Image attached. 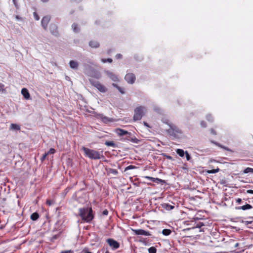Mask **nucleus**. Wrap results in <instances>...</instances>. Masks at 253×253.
Instances as JSON below:
<instances>
[{
  "label": "nucleus",
  "instance_id": "obj_1",
  "mask_svg": "<svg viewBox=\"0 0 253 253\" xmlns=\"http://www.w3.org/2000/svg\"><path fill=\"white\" fill-rule=\"evenodd\" d=\"M92 212L91 208H80L79 215L83 220L89 223L93 219L94 216Z\"/></svg>",
  "mask_w": 253,
  "mask_h": 253
},
{
  "label": "nucleus",
  "instance_id": "obj_2",
  "mask_svg": "<svg viewBox=\"0 0 253 253\" xmlns=\"http://www.w3.org/2000/svg\"><path fill=\"white\" fill-rule=\"evenodd\" d=\"M82 149L84 151L85 156L90 159L99 160L104 158L102 151L99 152L93 149H90L84 146L82 148Z\"/></svg>",
  "mask_w": 253,
  "mask_h": 253
},
{
  "label": "nucleus",
  "instance_id": "obj_3",
  "mask_svg": "<svg viewBox=\"0 0 253 253\" xmlns=\"http://www.w3.org/2000/svg\"><path fill=\"white\" fill-rule=\"evenodd\" d=\"M146 111V109L144 106L136 107L134 110L133 120L136 121L141 120Z\"/></svg>",
  "mask_w": 253,
  "mask_h": 253
},
{
  "label": "nucleus",
  "instance_id": "obj_4",
  "mask_svg": "<svg viewBox=\"0 0 253 253\" xmlns=\"http://www.w3.org/2000/svg\"><path fill=\"white\" fill-rule=\"evenodd\" d=\"M91 84L97 88L100 92H105L107 91V88L102 84L98 81H91Z\"/></svg>",
  "mask_w": 253,
  "mask_h": 253
},
{
  "label": "nucleus",
  "instance_id": "obj_5",
  "mask_svg": "<svg viewBox=\"0 0 253 253\" xmlns=\"http://www.w3.org/2000/svg\"><path fill=\"white\" fill-rule=\"evenodd\" d=\"M107 242L113 250H116L120 247L119 243L112 239H108Z\"/></svg>",
  "mask_w": 253,
  "mask_h": 253
},
{
  "label": "nucleus",
  "instance_id": "obj_6",
  "mask_svg": "<svg viewBox=\"0 0 253 253\" xmlns=\"http://www.w3.org/2000/svg\"><path fill=\"white\" fill-rule=\"evenodd\" d=\"M125 79L128 83L132 84L135 82V77L132 73H127L126 75Z\"/></svg>",
  "mask_w": 253,
  "mask_h": 253
},
{
  "label": "nucleus",
  "instance_id": "obj_7",
  "mask_svg": "<svg viewBox=\"0 0 253 253\" xmlns=\"http://www.w3.org/2000/svg\"><path fill=\"white\" fill-rule=\"evenodd\" d=\"M50 20V16H45L43 17L41 21V24L43 28L45 30H47L48 24Z\"/></svg>",
  "mask_w": 253,
  "mask_h": 253
},
{
  "label": "nucleus",
  "instance_id": "obj_8",
  "mask_svg": "<svg viewBox=\"0 0 253 253\" xmlns=\"http://www.w3.org/2000/svg\"><path fill=\"white\" fill-rule=\"evenodd\" d=\"M132 231L136 235H144L147 236L151 235L149 232L143 229H133Z\"/></svg>",
  "mask_w": 253,
  "mask_h": 253
},
{
  "label": "nucleus",
  "instance_id": "obj_9",
  "mask_svg": "<svg viewBox=\"0 0 253 253\" xmlns=\"http://www.w3.org/2000/svg\"><path fill=\"white\" fill-rule=\"evenodd\" d=\"M105 74L114 82H118L119 79L116 75L109 71H105Z\"/></svg>",
  "mask_w": 253,
  "mask_h": 253
},
{
  "label": "nucleus",
  "instance_id": "obj_10",
  "mask_svg": "<svg viewBox=\"0 0 253 253\" xmlns=\"http://www.w3.org/2000/svg\"><path fill=\"white\" fill-rule=\"evenodd\" d=\"M115 132L119 136H123L125 135H128L129 136H130L131 135L130 132L119 128H116L115 130Z\"/></svg>",
  "mask_w": 253,
  "mask_h": 253
},
{
  "label": "nucleus",
  "instance_id": "obj_11",
  "mask_svg": "<svg viewBox=\"0 0 253 253\" xmlns=\"http://www.w3.org/2000/svg\"><path fill=\"white\" fill-rule=\"evenodd\" d=\"M99 118L102 120V121L105 123H107L108 122H113L114 121L113 119L109 118L108 117L104 116L102 114H99Z\"/></svg>",
  "mask_w": 253,
  "mask_h": 253
},
{
  "label": "nucleus",
  "instance_id": "obj_12",
  "mask_svg": "<svg viewBox=\"0 0 253 253\" xmlns=\"http://www.w3.org/2000/svg\"><path fill=\"white\" fill-rule=\"evenodd\" d=\"M21 93L26 99H30V95L27 88H22L21 90Z\"/></svg>",
  "mask_w": 253,
  "mask_h": 253
},
{
  "label": "nucleus",
  "instance_id": "obj_13",
  "mask_svg": "<svg viewBox=\"0 0 253 253\" xmlns=\"http://www.w3.org/2000/svg\"><path fill=\"white\" fill-rule=\"evenodd\" d=\"M162 207L167 211H170L174 209V206L168 203H164L162 205Z\"/></svg>",
  "mask_w": 253,
  "mask_h": 253
},
{
  "label": "nucleus",
  "instance_id": "obj_14",
  "mask_svg": "<svg viewBox=\"0 0 253 253\" xmlns=\"http://www.w3.org/2000/svg\"><path fill=\"white\" fill-rule=\"evenodd\" d=\"M70 66L71 68L74 69H77L79 66L78 62L74 60H71L69 62Z\"/></svg>",
  "mask_w": 253,
  "mask_h": 253
},
{
  "label": "nucleus",
  "instance_id": "obj_15",
  "mask_svg": "<svg viewBox=\"0 0 253 253\" xmlns=\"http://www.w3.org/2000/svg\"><path fill=\"white\" fill-rule=\"evenodd\" d=\"M253 207L251 205L246 204V205H244V206H243L241 207H239L237 208V209L238 210H242L245 211L246 210L251 209Z\"/></svg>",
  "mask_w": 253,
  "mask_h": 253
},
{
  "label": "nucleus",
  "instance_id": "obj_16",
  "mask_svg": "<svg viewBox=\"0 0 253 253\" xmlns=\"http://www.w3.org/2000/svg\"><path fill=\"white\" fill-rule=\"evenodd\" d=\"M10 128L12 130H19L20 129V126L15 124H11Z\"/></svg>",
  "mask_w": 253,
  "mask_h": 253
},
{
  "label": "nucleus",
  "instance_id": "obj_17",
  "mask_svg": "<svg viewBox=\"0 0 253 253\" xmlns=\"http://www.w3.org/2000/svg\"><path fill=\"white\" fill-rule=\"evenodd\" d=\"M89 45L93 48L98 47L99 45V43L96 41H91L89 42Z\"/></svg>",
  "mask_w": 253,
  "mask_h": 253
},
{
  "label": "nucleus",
  "instance_id": "obj_18",
  "mask_svg": "<svg viewBox=\"0 0 253 253\" xmlns=\"http://www.w3.org/2000/svg\"><path fill=\"white\" fill-rule=\"evenodd\" d=\"M39 215L37 212H34L31 215V219L33 221L37 220L39 218Z\"/></svg>",
  "mask_w": 253,
  "mask_h": 253
},
{
  "label": "nucleus",
  "instance_id": "obj_19",
  "mask_svg": "<svg viewBox=\"0 0 253 253\" xmlns=\"http://www.w3.org/2000/svg\"><path fill=\"white\" fill-rule=\"evenodd\" d=\"M176 152L179 156L181 157H183L184 154H185V152H184L183 149H177L176 150Z\"/></svg>",
  "mask_w": 253,
  "mask_h": 253
},
{
  "label": "nucleus",
  "instance_id": "obj_20",
  "mask_svg": "<svg viewBox=\"0 0 253 253\" xmlns=\"http://www.w3.org/2000/svg\"><path fill=\"white\" fill-rule=\"evenodd\" d=\"M171 231L170 229H165L162 231V234L165 236H168L170 234Z\"/></svg>",
  "mask_w": 253,
  "mask_h": 253
},
{
  "label": "nucleus",
  "instance_id": "obj_21",
  "mask_svg": "<svg viewBox=\"0 0 253 253\" xmlns=\"http://www.w3.org/2000/svg\"><path fill=\"white\" fill-rule=\"evenodd\" d=\"M154 182L157 183H161L162 184H164L166 183L165 180L158 178H155Z\"/></svg>",
  "mask_w": 253,
  "mask_h": 253
},
{
  "label": "nucleus",
  "instance_id": "obj_22",
  "mask_svg": "<svg viewBox=\"0 0 253 253\" xmlns=\"http://www.w3.org/2000/svg\"><path fill=\"white\" fill-rule=\"evenodd\" d=\"M243 173H253V169L251 168H247L244 170Z\"/></svg>",
  "mask_w": 253,
  "mask_h": 253
},
{
  "label": "nucleus",
  "instance_id": "obj_23",
  "mask_svg": "<svg viewBox=\"0 0 253 253\" xmlns=\"http://www.w3.org/2000/svg\"><path fill=\"white\" fill-rule=\"evenodd\" d=\"M105 144L108 146L115 147V144L113 141H106Z\"/></svg>",
  "mask_w": 253,
  "mask_h": 253
},
{
  "label": "nucleus",
  "instance_id": "obj_24",
  "mask_svg": "<svg viewBox=\"0 0 253 253\" xmlns=\"http://www.w3.org/2000/svg\"><path fill=\"white\" fill-rule=\"evenodd\" d=\"M108 171L109 173L113 174L114 175H117L118 173L117 169H109Z\"/></svg>",
  "mask_w": 253,
  "mask_h": 253
},
{
  "label": "nucleus",
  "instance_id": "obj_25",
  "mask_svg": "<svg viewBox=\"0 0 253 253\" xmlns=\"http://www.w3.org/2000/svg\"><path fill=\"white\" fill-rule=\"evenodd\" d=\"M219 171V169L217 168L216 169H213L211 170H209L207 171L208 173H216Z\"/></svg>",
  "mask_w": 253,
  "mask_h": 253
},
{
  "label": "nucleus",
  "instance_id": "obj_26",
  "mask_svg": "<svg viewBox=\"0 0 253 253\" xmlns=\"http://www.w3.org/2000/svg\"><path fill=\"white\" fill-rule=\"evenodd\" d=\"M157 250L154 247H152L148 249V252L149 253H156Z\"/></svg>",
  "mask_w": 253,
  "mask_h": 253
},
{
  "label": "nucleus",
  "instance_id": "obj_27",
  "mask_svg": "<svg viewBox=\"0 0 253 253\" xmlns=\"http://www.w3.org/2000/svg\"><path fill=\"white\" fill-rule=\"evenodd\" d=\"M72 28L75 32H78L79 31L77 25L75 23H74L72 25Z\"/></svg>",
  "mask_w": 253,
  "mask_h": 253
},
{
  "label": "nucleus",
  "instance_id": "obj_28",
  "mask_svg": "<svg viewBox=\"0 0 253 253\" xmlns=\"http://www.w3.org/2000/svg\"><path fill=\"white\" fill-rule=\"evenodd\" d=\"M4 85L1 83H0V92L4 93L5 92V90L4 88Z\"/></svg>",
  "mask_w": 253,
  "mask_h": 253
},
{
  "label": "nucleus",
  "instance_id": "obj_29",
  "mask_svg": "<svg viewBox=\"0 0 253 253\" xmlns=\"http://www.w3.org/2000/svg\"><path fill=\"white\" fill-rule=\"evenodd\" d=\"M55 152V150L53 148H50L49 150L46 153V154L48 155L49 154H53Z\"/></svg>",
  "mask_w": 253,
  "mask_h": 253
},
{
  "label": "nucleus",
  "instance_id": "obj_30",
  "mask_svg": "<svg viewBox=\"0 0 253 253\" xmlns=\"http://www.w3.org/2000/svg\"><path fill=\"white\" fill-rule=\"evenodd\" d=\"M136 168V167L135 166H134L129 165V166H127V167L126 168L125 170H127L131 169H134Z\"/></svg>",
  "mask_w": 253,
  "mask_h": 253
},
{
  "label": "nucleus",
  "instance_id": "obj_31",
  "mask_svg": "<svg viewBox=\"0 0 253 253\" xmlns=\"http://www.w3.org/2000/svg\"><path fill=\"white\" fill-rule=\"evenodd\" d=\"M206 118H207V120L210 121V122H212L213 121V118L211 116V115H210V114L206 116Z\"/></svg>",
  "mask_w": 253,
  "mask_h": 253
},
{
  "label": "nucleus",
  "instance_id": "obj_32",
  "mask_svg": "<svg viewBox=\"0 0 253 253\" xmlns=\"http://www.w3.org/2000/svg\"><path fill=\"white\" fill-rule=\"evenodd\" d=\"M102 61L103 63H106V62H108L109 63H111L112 62V59L111 58H108V59H102Z\"/></svg>",
  "mask_w": 253,
  "mask_h": 253
},
{
  "label": "nucleus",
  "instance_id": "obj_33",
  "mask_svg": "<svg viewBox=\"0 0 253 253\" xmlns=\"http://www.w3.org/2000/svg\"><path fill=\"white\" fill-rule=\"evenodd\" d=\"M185 155H186V160L187 161H190L191 159V157L187 151H185Z\"/></svg>",
  "mask_w": 253,
  "mask_h": 253
},
{
  "label": "nucleus",
  "instance_id": "obj_34",
  "mask_svg": "<svg viewBox=\"0 0 253 253\" xmlns=\"http://www.w3.org/2000/svg\"><path fill=\"white\" fill-rule=\"evenodd\" d=\"M34 16L36 20H39L40 19V17L39 16L38 14L36 12H34Z\"/></svg>",
  "mask_w": 253,
  "mask_h": 253
},
{
  "label": "nucleus",
  "instance_id": "obj_35",
  "mask_svg": "<svg viewBox=\"0 0 253 253\" xmlns=\"http://www.w3.org/2000/svg\"><path fill=\"white\" fill-rule=\"evenodd\" d=\"M53 203L54 201L50 200H47L46 202V204L48 205V206H51L53 204Z\"/></svg>",
  "mask_w": 253,
  "mask_h": 253
},
{
  "label": "nucleus",
  "instance_id": "obj_36",
  "mask_svg": "<svg viewBox=\"0 0 253 253\" xmlns=\"http://www.w3.org/2000/svg\"><path fill=\"white\" fill-rule=\"evenodd\" d=\"M144 178H145V179H147L150 180L152 182L154 181L155 178H154V177L146 176L144 177Z\"/></svg>",
  "mask_w": 253,
  "mask_h": 253
},
{
  "label": "nucleus",
  "instance_id": "obj_37",
  "mask_svg": "<svg viewBox=\"0 0 253 253\" xmlns=\"http://www.w3.org/2000/svg\"><path fill=\"white\" fill-rule=\"evenodd\" d=\"M60 236V234H58L57 235H54L51 239V241H54L56 239H57Z\"/></svg>",
  "mask_w": 253,
  "mask_h": 253
},
{
  "label": "nucleus",
  "instance_id": "obj_38",
  "mask_svg": "<svg viewBox=\"0 0 253 253\" xmlns=\"http://www.w3.org/2000/svg\"><path fill=\"white\" fill-rule=\"evenodd\" d=\"M117 89L122 94L125 93L124 89L123 88L119 86Z\"/></svg>",
  "mask_w": 253,
  "mask_h": 253
},
{
  "label": "nucleus",
  "instance_id": "obj_39",
  "mask_svg": "<svg viewBox=\"0 0 253 253\" xmlns=\"http://www.w3.org/2000/svg\"><path fill=\"white\" fill-rule=\"evenodd\" d=\"M127 140L134 143H137L138 140L136 138H131L130 139L127 138Z\"/></svg>",
  "mask_w": 253,
  "mask_h": 253
},
{
  "label": "nucleus",
  "instance_id": "obj_40",
  "mask_svg": "<svg viewBox=\"0 0 253 253\" xmlns=\"http://www.w3.org/2000/svg\"><path fill=\"white\" fill-rule=\"evenodd\" d=\"M60 253H74V251L71 250L63 251H62Z\"/></svg>",
  "mask_w": 253,
  "mask_h": 253
},
{
  "label": "nucleus",
  "instance_id": "obj_41",
  "mask_svg": "<svg viewBox=\"0 0 253 253\" xmlns=\"http://www.w3.org/2000/svg\"><path fill=\"white\" fill-rule=\"evenodd\" d=\"M50 29L51 30L52 28L54 29H56L57 28L56 27V26L55 25H50ZM51 32L53 34L54 32H52L51 30Z\"/></svg>",
  "mask_w": 253,
  "mask_h": 253
},
{
  "label": "nucleus",
  "instance_id": "obj_42",
  "mask_svg": "<svg viewBox=\"0 0 253 253\" xmlns=\"http://www.w3.org/2000/svg\"><path fill=\"white\" fill-rule=\"evenodd\" d=\"M201 125L203 127H206L207 126L206 122L203 121L201 122Z\"/></svg>",
  "mask_w": 253,
  "mask_h": 253
},
{
  "label": "nucleus",
  "instance_id": "obj_43",
  "mask_svg": "<svg viewBox=\"0 0 253 253\" xmlns=\"http://www.w3.org/2000/svg\"><path fill=\"white\" fill-rule=\"evenodd\" d=\"M13 4H14L16 8H18V5L16 0H12Z\"/></svg>",
  "mask_w": 253,
  "mask_h": 253
},
{
  "label": "nucleus",
  "instance_id": "obj_44",
  "mask_svg": "<svg viewBox=\"0 0 253 253\" xmlns=\"http://www.w3.org/2000/svg\"><path fill=\"white\" fill-rule=\"evenodd\" d=\"M47 156V154L46 153H45V154L42 156V158H41V160H42V161H43L44 160H45V158H46V156Z\"/></svg>",
  "mask_w": 253,
  "mask_h": 253
},
{
  "label": "nucleus",
  "instance_id": "obj_45",
  "mask_svg": "<svg viewBox=\"0 0 253 253\" xmlns=\"http://www.w3.org/2000/svg\"><path fill=\"white\" fill-rule=\"evenodd\" d=\"M221 148H222V149L225 150H227V151H231V150L229 149L228 148L226 147H225L223 145L221 146Z\"/></svg>",
  "mask_w": 253,
  "mask_h": 253
},
{
  "label": "nucleus",
  "instance_id": "obj_46",
  "mask_svg": "<svg viewBox=\"0 0 253 253\" xmlns=\"http://www.w3.org/2000/svg\"><path fill=\"white\" fill-rule=\"evenodd\" d=\"M102 213L103 215H107L108 214V211L107 210H105L103 211Z\"/></svg>",
  "mask_w": 253,
  "mask_h": 253
},
{
  "label": "nucleus",
  "instance_id": "obj_47",
  "mask_svg": "<svg viewBox=\"0 0 253 253\" xmlns=\"http://www.w3.org/2000/svg\"><path fill=\"white\" fill-rule=\"evenodd\" d=\"M211 132L214 135L216 134V131L213 128L211 129Z\"/></svg>",
  "mask_w": 253,
  "mask_h": 253
},
{
  "label": "nucleus",
  "instance_id": "obj_48",
  "mask_svg": "<svg viewBox=\"0 0 253 253\" xmlns=\"http://www.w3.org/2000/svg\"><path fill=\"white\" fill-rule=\"evenodd\" d=\"M116 57L117 59H120V58H121L122 57V55L121 54H117L116 55Z\"/></svg>",
  "mask_w": 253,
  "mask_h": 253
},
{
  "label": "nucleus",
  "instance_id": "obj_49",
  "mask_svg": "<svg viewBox=\"0 0 253 253\" xmlns=\"http://www.w3.org/2000/svg\"><path fill=\"white\" fill-rule=\"evenodd\" d=\"M214 144H215L216 146L221 147L222 145H221L220 143L216 142H213Z\"/></svg>",
  "mask_w": 253,
  "mask_h": 253
},
{
  "label": "nucleus",
  "instance_id": "obj_50",
  "mask_svg": "<svg viewBox=\"0 0 253 253\" xmlns=\"http://www.w3.org/2000/svg\"><path fill=\"white\" fill-rule=\"evenodd\" d=\"M15 18L17 19V20H22V19L21 17H20L19 15H16L15 16Z\"/></svg>",
  "mask_w": 253,
  "mask_h": 253
},
{
  "label": "nucleus",
  "instance_id": "obj_51",
  "mask_svg": "<svg viewBox=\"0 0 253 253\" xmlns=\"http://www.w3.org/2000/svg\"><path fill=\"white\" fill-rule=\"evenodd\" d=\"M242 202V199H240V198H238L237 200H236V202L238 204H240L241 202Z\"/></svg>",
  "mask_w": 253,
  "mask_h": 253
},
{
  "label": "nucleus",
  "instance_id": "obj_52",
  "mask_svg": "<svg viewBox=\"0 0 253 253\" xmlns=\"http://www.w3.org/2000/svg\"><path fill=\"white\" fill-rule=\"evenodd\" d=\"M112 85H113L114 87H116V88H118V87L119 86H118L117 84H114V83L112 84Z\"/></svg>",
  "mask_w": 253,
  "mask_h": 253
},
{
  "label": "nucleus",
  "instance_id": "obj_53",
  "mask_svg": "<svg viewBox=\"0 0 253 253\" xmlns=\"http://www.w3.org/2000/svg\"><path fill=\"white\" fill-rule=\"evenodd\" d=\"M247 193H250V194H253V190H248L247 191Z\"/></svg>",
  "mask_w": 253,
  "mask_h": 253
},
{
  "label": "nucleus",
  "instance_id": "obj_54",
  "mask_svg": "<svg viewBox=\"0 0 253 253\" xmlns=\"http://www.w3.org/2000/svg\"><path fill=\"white\" fill-rule=\"evenodd\" d=\"M49 0H41L43 2H46L47 1H48Z\"/></svg>",
  "mask_w": 253,
  "mask_h": 253
},
{
  "label": "nucleus",
  "instance_id": "obj_55",
  "mask_svg": "<svg viewBox=\"0 0 253 253\" xmlns=\"http://www.w3.org/2000/svg\"><path fill=\"white\" fill-rule=\"evenodd\" d=\"M172 130V128H171V129H169V130H168V132H169V133H171V131Z\"/></svg>",
  "mask_w": 253,
  "mask_h": 253
},
{
  "label": "nucleus",
  "instance_id": "obj_56",
  "mask_svg": "<svg viewBox=\"0 0 253 253\" xmlns=\"http://www.w3.org/2000/svg\"><path fill=\"white\" fill-rule=\"evenodd\" d=\"M144 125H145V126H148V124H147V123H146V122H144Z\"/></svg>",
  "mask_w": 253,
  "mask_h": 253
},
{
  "label": "nucleus",
  "instance_id": "obj_57",
  "mask_svg": "<svg viewBox=\"0 0 253 253\" xmlns=\"http://www.w3.org/2000/svg\"><path fill=\"white\" fill-rule=\"evenodd\" d=\"M239 245V244L238 243H237L236 245H235V247H238Z\"/></svg>",
  "mask_w": 253,
  "mask_h": 253
},
{
  "label": "nucleus",
  "instance_id": "obj_58",
  "mask_svg": "<svg viewBox=\"0 0 253 253\" xmlns=\"http://www.w3.org/2000/svg\"><path fill=\"white\" fill-rule=\"evenodd\" d=\"M84 253H91L90 252H85Z\"/></svg>",
  "mask_w": 253,
  "mask_h": 253
},
{
  "label": "nucleus",
  "instance_id": "obj_59",
  "mask_svg": "<svg viewBox=\"0 0 253 253\" xmlns=\"http://www.w3.org/2000/svg\"><path fill=\"white\" fill-rule=\"evenodd\" d=\"M169 159H171V157L169 156Z\"/></svg>",
  "mask_w": 253,
  "mask_h": 253
}]
</instances>
